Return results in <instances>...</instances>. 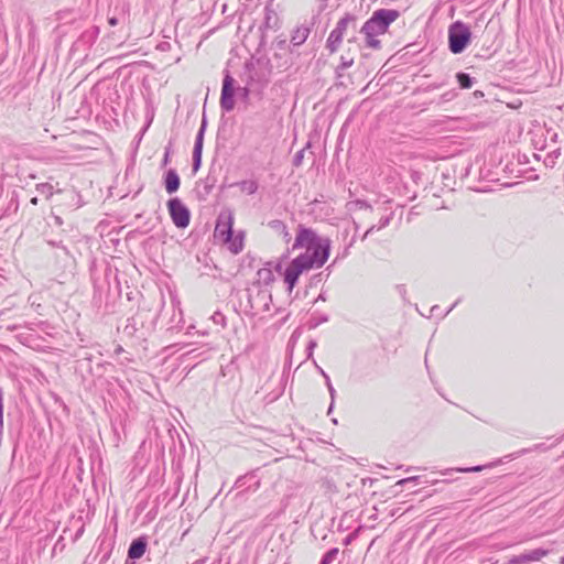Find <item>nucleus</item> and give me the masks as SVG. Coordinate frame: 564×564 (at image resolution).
<instances>
[{
  "mask_svg": "<svg viewBox=\"0 0 564 564\" xmlns=\"http://www.w3.org/2000/svg\"><path fill=\"white\" fill-rule=\"evenodd\" d=\"M330 245L329 238L319 237L312 228L302 224L296 226L292 250L304 249L305 252L301 254H307L308 257H313L316 253L317 258L314 260L319 262V264H325L330 253Z\"/></svg>",
  "mask_w": 564,
  "mask_h": 564,
  "instance_id": "obj_1",
  "label": "nucleus"
},
{
  "mask_svg": "<svg viewBox=\"0 0 564 564\" xmlns=\"http://www.w3.org/2000/svg\"><path fill=\"white\" fill-rule=\"evenodd\" d=\"M400 17V12L393 9H379L376 10L371 18L368 19L362 25L360 32L370 35L384 34L390 24Z\"/></svg>",
  "mask_w": 564,
  "mask_h": 564,
  "instance_id": "obj_2",
  "label": "nucleus"
},
{
  "mask_svg": "<svg viewBox=\"0 0 564 564\" xmlns=\"http://www.w3.org/2000/svg\"><path fill=\"white\" fill-rule=\"evenodd\" d=\"M251 88L249 86L235 88V79L228 70L225 72L221 94L220 108L225 112H230L235 108V95L237 94L243 100L249 98Z\"/></svg>",
  "mask_w": 564,
  "mask_h": 564,
  "instance_id": "obj_3",
  "label": "nucleus"
},
{
  "mask_svg": "<svg viewBox=\"0 0 564 564\" xmlns=\"http://www.w3.org/2000/svg\"><path fill=\"white\" fill-rule=\"evenodd\" d=\"M315 258H317L316 253L313 257H308L307 254H299L284 269V283H286L289 285L290 290H292L294 288L300 275L303 272H307L314 268L318 269L324 265V264H319V262L315 261L314 260Z\"/></svg>",
  "mask_w": 564,
  "mask_h": 564,
  "instance_id": "obj_4",
  "label": "nucleus"
},
{
  "mask_svg": "<svg viewBox=\"0 0 564 564\" xmlns=\"http://www.w3.org/2000/svg\"><path fill=\"white\" fill-rule=\"evenodd\" d=\"M149 312H137L127 318L122 333L124 336L137 339H145L153 328V323L147 324Z\"/></svg>",
  "mask_w": 564,
  "mask_h": 564,
  "instance_id": "obj_5",
  "label": "nucleus"
},
{
  "mask_svg": "<svg viewBox=\"0 0 564 564\" xmlns=\"http://www.w3.org/2000/svg\"><path fill=\"white\" fill-rule=\"evenodd\" d=\"M471 37L469 28L460 22H454L448 29V47L453 54L462 53Z\"/></svg>",
  "mask_w": 564,
  "mask_h": 564,
  "instance_id": "obj_6",
  "label": "nucleus"
},
{
  "mask_svg": "<svg viewBox=\"0 0 564 564\" xmlns=\"http://www.w3.org/2000/svg\"><path fill=\"white\" fill-rule=\"evenodd\" d=\"M349 25L352 28L356 26V17L354 14L346 13L345 17L337 22L335 29L329 33V36L326 41V48L330 54H334L338 51L343 42L344 34L346 33Z\"/></svg>",
  "mask_w": 564,
  "mask_h": 564,
  "instance_id": "obj_7",
  "label": "nucleus"
},
{
  "mask_svg": "<svg viewBox=\"0 0 564 564\" xmlns=\"http://www.w3.org/2000/svg\"><path fill=\"white\" fill-rule=\"evenodd\" d=\"M166 206L170 217L177 228L184 229L189 225L191 212L178 197L170 198Z\"/></svg>",
  "mask_w": 564,
  "mask_h": 564,
  "instance_id": "obj_8",
  "label": "nucleus"
},
{
  "mask_svg": "<svg viewBox=\"0 0 564 564\" xmlns=\"http://www.w3.org/2000/svg\"><path fill=\"white\" fill-rule=\"evenodd\" d=\"M280 29V17L279 14L270 9L265 8V17L263 21V30H262V41L268 39H272V45L275 46L276 50L282 48V40L279 39V35H274Z\"/></svg>",
  "mask_w": 564,
  "mask_h": 564,
  "instance_id": "obj_9",
  "label": "nucleus"
},
{
  "mask_svg": "<svg viewBox=\"0 0 564 564\" xmlns=\"http://www.w3.org/2000/svg\"><path fill=\"white\" fill-rule=\"evenodd\" d=\"M248 302L252 310L257 312L270 313L271 306L274 307V312H279L280 307H275L272 302L271 292L268 289H259L257 294H252V290L248 289Z\"/></svg>",
  "mask_w": 564,
  "mask_h": 564,
  "instance_id": "obj_10",
  "label": "nucleus"
},
{
  "mask_svg": "<svg viewBox=\"0 0 564 564\" xmlns=\"http://www.w3.org/2000/svg\"><path fill=\"white\" fill-rule=\"evenodd\" d=\"M206 126H207V120H206V117L203 116L200 127L196 134L194 149H193V163H192L193 173H196L202 166L203 142H204V134H205Z\"/></svg>",
  "mask_w": 564,
  "mask_h": 564,
  "instance_id": "obj_11",
  "label": "nucleus"
},
{
  "mask_svg": "<svg viewBox=\"0 0 564 564\" xmlns=\"http://www.w3.org/2000/svg\"><path fill=\"white\" fill-rule=\"evenodd\" d=\"M234 217L230 212H221L217 218L215 227V236L223 240L232 236Z\"/></svg>",
  "mask_w": 564,
  "mask_h": 564,
  "instance_id": "obj_12",
  "label": "nucleus"
},
{
  "mask_svg": "<svg viewBox=\"0 0 564 564\" xmlns=\"http://www.w3.org/2000/svg\"><path fill=\"white\" fill-rule=\"evenodd\" d=\"M550 553L546 549H534L529 552L521 553L519 555L511 556L507 564H529L531 562H539Z\"/></svg>",
  "mask_w": 564,
  "mask_h": 564,
  "instance_id": "obj_13",
  "label": "nucleus"
},
{
  "mask_svg": "<svg viewBox=\"0 0 564 564\" xmlns=\"http://www.w3.org/2000/svg\"><path fill=\"white\" fill-rule=\"evenodd\" d=\"M100 33V29L97 25H93L91 28L85 30L77 41L75 42V45L78 48L87 50L94 45L96 40L98 39Z\"/></svg>",
  "mask_w": 564,
  "mask_h": 564,
  "instance_id": "obj_14",
  "label": "nucleus"
},
{
  "mask_svg": "<svg viewBox=\"0 0 564 564\" xmlns=\"http://www.w3.org/2000/svg\"><path fill=\"white\" fill-rule=\"evenodd\" d=\"M148 547V539L147 536L142 535L137 539H134L128 549V561L135 562L137 560L141 558Z\"/></svg>",
  "mask_w": 564,
  "mask_h": 564,
  "instance_id": "obj_15",
  "label": "nucleus"
},
{
  "mask_svg": "<svg viewBox=\"0 0 564 564\" xmlns=\"http://www.w3.org/2000/svg\"><path fill=\"white\" fill-rule=\"evenodd\" d=\"M163 185L167 194L176 193L181 186V178L175 169H169L163 175Z\"/></svg>",
  "mask_w": 564,
  "mask_h": 564,
  "instance_id": "obj_16",
  "label": "nucleus"
},
{
  "mask_svg": "<svg viewBox=\"0 0 564 564\" xmlns=\"http://www.w3.org/2000/svg\"><path fill=\"white\" fill-rule=\"evenodd\" d=\"M274 281L273 269L271 262L265 263V265L257 271V281L254 285L257 286H267Z\"/></svg>",
  "mask_w": 564,
  "mask_h": 564,
  "instance_id": "obj_17",
  "label": "nucleus"
},
{
  "mask_svg": "<svg viewBox=\"0 0 564 564\" xmlns=\"http://www.w3.org/2000/svg\"><path fill=\"white\" fill-rule=\"evenodd\" d=\"M310 33H311V25L302 24V25L296 26V29L293 30L292 35H291V43L294 46L302 45L308 37Z\"/></svg>",
  "mask_w": 564,
  "mask_h": 564,
  "instance_id": "obj_18",
  "label": "nucleus"
},
{
  "mask_svg": "<svg viewBox=\"0 0 564 564\" xmlns=\"http://www.w3.org/2000/svg\"><path fill=\"white\" fill-rule=\"evenodd\" d=\"M393 218V213H390L387 216H382L378 224L371 225L360 237L361 241H365L370 235H372L375 231H379L386 227H388Z\"/></svg>",
  "mask_w": 564,
  "mask_h": 564,
  "instance_id": "obj_19",
  "label": "nucleus"
},
{
  "mask_svg": "<svg viewBox=\"0 0 564 564\" xmlns=\"http://www.w3.org/2000/svg\"><path fill=\"white\" fill-rule=\"evenodd\" d=\"M243 239L245 234L239 231L237 235H234L229 239H225L224 241L228 243L229 250L237 254L243 249Z\"/></svg>",
  "mask_w": 564,
  "mask_h": 564,
  "instance_id": "obj_20",
  "label": "nucleus"
},
{
  "mask_svg": "<svg viewBox=\"0 0 564 564\" xmlns=\"http://www.w3.org/2000/svg\"><path fill=\"white\" fill-rule=\"evenodd\" d=\"M65 205L70 209H78L85 205L82 195L79 192L72 189L66 192V202Z\"/></svg>",
  "mask_w": 564,
  "mask_h": 564,
  "instance_id": "obj_21",
  "label": "nucleus"
},
{
  "mask_svg": "<svg viewBox=\"0 0 564 564\" xmlns=\"http://www.w3.org/2000/svg\"><path fill=\"white\" fill-rule=\"evenodd\" d=\"M203 183H204V188H203V193H199V196L203 199H205L212 193L213 188L215 187V185L217 183V177L210 171L208 173V175L205 177V180L203 181Z\"/></svg>",
  "mask_w": 564,
  "mask_h": 564,
  "instance_id": "obj_22",
  "label": "nucleus"
},
{
  "mask_svg": "<svg viewBox=\"0 0 564 564\" xmlns=\"http://www.w3.org/2000/svg\"><path fill=\"white\" fill-rule=\"evenodd\" d=\"M235 185L238 186L241 189V192H245L249 195L254 194L258 189V183L253 180L241 181L236 183Z\"/></svg>",
  "mask_w": 564,
  "mask_h": 564,
  "instance_id": "obj_23",
  "label": "nucleus"
},
{
  "mask_svg": "<svg viewBox=\"0 0 564 564\" xmlns=\"http://www.w3.org/2000/svg\"><path fill=\"white\" fill-rule=\"evenodd\" d=\"M348 208L351 212L364 210L366 213H372V210H373L370 204H368L367 202L361 200V199H356V200L350 202L348 204Z\"/></svg>",
  "mask_w": 564,
  "mask_h": 564,
  "instance_id": "obj_24",
  "label": "nucleus"
},
{
  "mask_svg": "<svg viewBox=\"0 0 564 564\" xmlns=\"http://www.w3.org/2000/svg\"><path fill=\"white\" fill-rule=\"evenodd\" d=\"M459 86L464 89L470 88L474 84V78L469 74L459 72L456 74Z\"/></svg>",
  "mask_w": 564,
  "mask_h": 564,
  "instance_id": "obj_25",
  "label": "nucleus"
},
{
  "mask_svg": "<svg viewBox=\"0 0 564 564\" xmlns=\"http://www.w3.org/2000/svg\"><path fill=\"white\" fill-rule=\"evenodd\" d=\"M35 189L41 195H44L47 199H50L54 194L53 185H51L50 183L36 184Z\"/></svg>",
  "mask_w": 564,
  "mask_h": 564,
  "instance_id": "obj_26",
  "label": "nucleus"
},
{
  "mask_svg": "<svg viewBox=\"0 0 564 564\" xmlns=\"http://www.w3.org/2000/svg\"><path fill=\"white\" fill-rule=\"evenodd\" d=\"M338 554H339L338 547H333V549L328 550L323 555L319 564H332L337 558Z\"/></svg>",
  "mask_w": 564,
  "mask_h": 564,
  "instance_id": "obj_27",
  "label": "nucleus"
},
{
  "mask_svg": "<svg viewBox=\"0 0 564 564\" xmlns=\"http://www.w3.org/2000/svg\"><path fill=\"white\" fill-rule=\"evenodd\" d=\"M561 152H560V149H556L552 152H550L546 158L544 159V164L546 167H554V165L556 164V160L558 159Z\"/></svg>",
  "mask_w": 564,
  "mask_h": 564,
  "instance_id": "obj_28",
  "label": "nucleus"
},
{
  "mask_svg": "<svg viewBox=\"0 0 564 564\" xmlns=\"http://www.w3.org/2000/svg\"><path fill=\"white\" fill-rule=\"evenodd\" d=\"M365 36H366V44L368 47H371V48L380 47V41L377 39L378 35L365 34Z\"/></svg>",
  "mask_w": 564,
  "mask_h": 564,
  "instance_id": "obj_29",
  "label": "nucleus"
},
{
  "mask_svg": "<svg viewBox=\"0 0 564 564\" xmlns=\"http://www.w3.org/2000/svg\"><path fill=\"white\" fill-rule=\"evenodd\" d=\"M352 64H354V57H348V56L341 55L338 69L346 70L347 68L352 66Z\"/></svg>",
  "mask_w": 564,
  "mask_h": 564,
  "instance_id": "obj_30",
  "label": "nucleus"
},
{
  "mask_svg": "<svg viewBox=\"0 0 564 564\" xmlns=\"http://www.w3.org/2000/svg\"><path fill=\"white\" fill-rule=\"evenodd\" d=\"M212 319L213 322L216 324V325H220L223 327L226 326V317L223 313L220 312H215L212 316Z\"/></svg>",
  "mask_w": 564,
  "mask_h": 564,
  "instance_id": "obj_31",
  "label": "nucleus"
},
{
  "mask_svg": "<svg viewBox=\"0 0 564 564\" xmlns=\"http://www.w3.org/2000/svg\"><path fill=\"white\" fill-rule=\"evenodd\" d=\"M486 468V466L478 465L474 467H465V468H456L455 470L458 473H478Z\"/></svg>",
  "mask_w": 564,
  "mask_h": 564,
  "instance_id": "obj_32",
  "label": "nucleus"
},
{
  "mask_svg": "<svg viewBox=\"0 0 564 564\" xmlns=\"http://www.w3.org/2000/svg\"><path fill=\"white\" fill-rule=\"evenodd\" d=\"M4 564H28L26 556H14L9 557L8 561Z\"/></svg>",
  "mask_w": 564,
  "mask_h": 564,
  "instance_id": "obj_33",
  "label": "nucleus"
},
{
  "mask_svg": "<svg viewBox=\"0 0 564 564\" xmlns=\"http://www.w3.org/2000/svg\"><path fill=\"white\" fill-rule=\"evenodd\" d=\"M303 158H304V150L297 151L293 158L294 166H300L302 164Z\"/></svg>",
  "mask_w": 564,
  "mask_h": 564,
  "instance_id": "obj_34",
  "label": "nucleus"
},
{
  "mask_svg": "<svg viewBox=\"0 0 564 564\" xmlns=\"http://www.w3.org/2000/svg\"><path fill=\"white\" fill-rule=\"evenodd\" d=\"M420 479V476H413V477H408V478H404V479H401L397 482L398 486H404L405 484H410V482H417Z\"/></svg>",
  "mask_w": 564,
  "mask_h": 564,
  "instance_id": "obj_35",
  "label": "nucleus"
},
{
  "mask_svg": "<svg viewBox=\"0 0 564 564\" xmlns=\"http://www.w3.org/2000/svg\"><path fill=\"white\" fill-rule=\"evenodd\" d=\"M111 551H112V550H111V549H109V550L105 551V552L100 555L99 564H105V563L109 560V557H110V555H111Z\"/></svg>",
  "mask_w": 564,
  "mask_h": 564,
  "instance_id": "obj_36",
  "label": "nucleus"
},
{
  "mask_svg": "<svg viewBox=\"0 0 564 564\" xmlns=\"http://www.w3.org/2000/svg\"><path fill=\"white\" fill-rule=\"evenodd\" d=\"M170 162V148H166L165 149V152H164V156H163V160L161 162V166L164 167L169 164Z\"/></svg>",
  "mask_w": 564,
  "mask_h": 564,
  "instance_id": "obj_37",
  "label": "nucleus"
},
{
  "mask_svg": "<svg viewBox=\"0 0 564 564\" xmlns=\"http://www.w3.org/2000/svg\"><path fill=\"white\" fill-rule=\"evenodd\" d=\"M397 290H398V293L400 294V296L405 300V295H406V288L404 284H400L397 286Z\"/></svg>",
  "mask_w": 564,
  "mask_h": 564,
  "instance_id": "obj_38",
  "label": "nucleus"
},
{
  "mask_svg": "<svg viewBox=\"0 0 564 564\" xmlns=\"http://www.w3.org/2000/svg\"><path fill=\"white\" fill-rule=\"evenodd\" d=\"M328 391H329V395H330V398H332V402H334L336 391H335V389H334L333 384H329ZM332 409H333V403H330V406H329V409H328V412H330V411H332Z\"/></svg>",
  "mask_w": 564,
  "mask_h": 564,
  "instance_id": "obj_39",
  "label": "nucleus"
},
{
  "mask_svg": "<svg viewBox=\"0 0 564 564\" xmlns=\"http://www.w3.org/2000/svg\"><path fill=\"white\" fill-rule=\"evenodd\" d=\"M274 270L279 273V274H282V258L278 259L275 264H274Z\"/></svg>",
  "mask_w": 564,
  "mask_h": 564,
  "instance_id": "obj_40",
  "label": "nucleus"
},
{
  "mask_svg": "<svg viewBox=\"0 0 564 564\" xmlns=\"http://www.w3.org/2000/svg\"><path fill=\"white\" fill-rule=\"evenodd\" d=\"M108 23H109V25H111V26H116V25L119 23V20H118V18H116V17H109V18H108Z\"/></svg>",
  "mask_w": 564,
  "mask_h": 564,
  "instance_id": "obj_41",
  "label": "nucleus"
},
{
  "mask_svg": "<svg viewBox=\"0 0 564 564\" xmlns=\"http://www.w3.org/2000/svg\"><path fill=\"white\" fill-rule=\"evenodd\" d=\"M354 227H355V235H354L351 243L355 241V239L357 237V231L359 230L360 225L356 220H354Z\"/></svg>",
  "mask_w": 564,
  "mask_h": 564,
  "instance_id": "obj_42",
  "label": "nucleus"
},
{
  "mask_svg": "<svg viewBox=\"0 0 564 564\" xmlns=\"http://www.w3.org/2000/svg\"><path fill=\"white\" fill-rule=\"evenodd\" d=\"M206 561H207V557H203V558L195 561L193 564H205Z\"/></svg>",
  "mask_w": 564,
  "mask_h": 564,
  "instance_id": "obj_43",
  "label": "nucleus"
},
{
  "mask_svg": "<svg viewBox=\"0 0 564 564\" xmlns=\"http://www.w3.org/2000/svg\"><path fill=\"white\" fill-rule=\"evenodd\" d=\"M186 355H188V356L192 355L193 357L198 356V354H196V349H192V350L187 351Z\"/></svg>",
  "mask_w": 564,
  "mask_h": 564,
  "instance_id": "obj_44",
  "label": "nucleus"
},
{
  "mask_svg": "<svg viewBox=\"0 0 564 564\" xmlns=\"http://www.w3.org/2000/svg\"><path fill=\"white\" fill-rule=\"evenodd\" d=\"M324 378H325L326 386H327V389H328L329 384H332L330 379H329L328 375H324Z\"/></svg>",
  "mask_w": 564,
  "mask_h": 564,
  "instance_id": "obj_45",
  "label": "nucleus"
},
{
  "mask_svg": "<svg viewBox=\"0 0 564 564\" xmlns=\"http://www.w3.org/2000/svg\"><path fill=\"white\" fill-rule=\"evenodd\" d=\"M280 221L279 220H273L270 223V226L273 227V228H276L279 226Z\"/></svg>",
  "mask_w": 564,
  "mask_h": 564,
  "instance_id": "obj_46",
  "label": "nucleus"
},
{
  "mask_svg": "<svg viewBox=\"0 0 564 564\" xmlns=\"http://www.w3.org/2000/svg\"><path fill=\"white\" fill-rule=\"evenodd\" d=\"M242 479H243V478H239V479H237V481H236V487H237V488L242 487V484H241Z\"/></svg>",
  "mask_w": 564,
  "mask_h": 564,
  "instance_id": "obj_47",
  "label": "nucleus"
},
{
  "mask_svg": "<svg viewBox=\"0 0 564 564\" xmlns=\"http://www.w3.org/2000/svg\"><path fill=\"white\" fill-rule=\"evenodd\" d=\"M458 304V301H456L455 303H453V305L449 307V310L445 313L444 316H446L456 305Z\"/></svg>",
  "mask_w": 564,
  "mask_h": 564,
  "instance_id": "obj_48",
  "label": "nucleus"
},
{
  "mask_svg": "<svg viewBox=\"0 0 564 564\" xmlns=\"http://www.w3.org/2000/svg\"><path fill=\"white\" fill-rule=\"evenodd\" d=\"M37 203H39V198L37 197L31 198V204L32 205H37Z\"/></svg>",
  "mask_w": 564,
  "mask_h": 564,
  "instance_id": "obj_49",
  "label": "nucleus"
},
{
  "mask_svg": "<svg viewBox=\"0 0 564 564\" xmlns=\"http://www.w3.org/2000/svg\"><path fill=\"white\" fill-rule=\"evenodd\" d=\"M55 221H56V224H58V225H62V223H63V221H62V218H61L59 216H55Z\"/></svg>",
  "mask_w": 564,
  "mask_h": 564,
  "instance_id": "obj_50",
  "label": "nucleus"
},
{
  "mask_svg": "<svg viewBox=\"0 0 564 564\" xmlns=\"http://www.w3.org/2000/svg\"><path fill=\"white\" fill-rule=\"evenodd\" d=\"M440 307L437 305H434L432 308H431V313H435L437 312Z\"/></svg>",
  "mask_w": 564,
  "mask_h": 564,
  "instance_id": "obj_51",
  "label": "nucleus"
},
{
  "mask_svg": "<svg viewBox=\"0 0 564 564\" xmlns=\"http://www.w3.org/2000/svg\"><path fill=\"white\" fill-rule=\"evenodd\" d=\"M59 541L56 542V544L54 545V550L56 549H61V545H58Z\"/></svg>",
  "mask_w": 564,
  "mask_h": 564,
  "instance_id": "obj_52",
  "label": "nucleus"
},
{
  "mask_svg": "<svg viewBox=\"0 0 564 564\" xmlns=\"http://www.w3.org/2000/svg\"><path fill=\"white\" fill-rule=\"evenodd\" d=\"M59 541L56 542V544L54 545V550L56 549H61V545H58Z\"/></svg>",
  "mask_w": 564,
  "mask_h": 564,
  "instance_id": "obj_53",
  "label": "nucleus"
},
{
  "mask_svg": "<svg viewBox=\"0 0 564 564\" xmlns=\"http://www.w3.org/2000/svg\"><path fill=\"white\" fill-rule=\"evenodd\" d=\"M321 375L324 377V375H327L322 368H318Z\"/></svg>",
  "mask_w": 564,
  "mask_h": 564,
  "instance_id": "obj_54",
  "label": "nucleus"
},
{
  "mask_svg": "<svg viewBox=\"0 0 564 564\" xmlns=\"http://www.w3.org/2000/svg\"><path fill=\"white\" fill-rule=\"evenodd\" d=\"M124 564H134V562L133 561H128V558H127Z\"/></svg>",
  "mask_w": 564,
  "mask_h": 564,
  "instance_id": "obj_55",
  "label": "nucleus"
},
{
  "mask_svg": "<svg viewBox=\"0 0 564 564\" xmlns=\"http://www.w3.org/2000/svg\"><path fill=\"white\" fill-rule=\"evenodd\" d=\"M475 95L476 96H479V95L482 96V93L477 90V91H475Z\"/></svg>",
  "mask_w": 564,
  "mask_h": 564,
  "instance_id": "obj_56",
  "label": "nucleus"
},
{
  "mask_svg": "<svg viewBox=\"0 0 564 564\" xmlns=\"http://www.w3.org/2000/svg\"><path fill=\"white\" fill-rule=\"evenodd\" d=\"M315 345H316V344L312 341V343L310 344L308 348H313Z\"/></svg>",
  "mask_w": 564,
  "mask_h": 564,
  "instance_id": "obj_57",
  "label": "nucleus"
},
{
  "mask_svg": "<svg viewBox=\"0 0 564 564\" xmlns=\"http://www.w3.org/2000/svg\"><path fill=\"white\" fill-rule=\"evenodd\" d=\"M560 564H564V556L561 557Z\"/></svg>",
  "mask_w": 564,
  "mask_h": 564,
  "instance_id": "obj_58",
  "label": "nucleus"
},
{
  "mask_svg": "<svg viewBox=\"0 0 564 564\" xmlns=\"http://www.w3.org/2000/svg\"><path fill=\"white\" fill-rule=\"evenodd\" d=\"M122 348L118 347L117 352H121Z\"/></svg>",
  "mask_w": 564,
  "mask_h": 564,
  "instance_id": "obj_59",
  "label": "nucleus"
}]
</instances>
